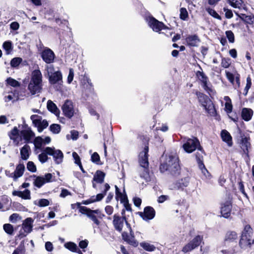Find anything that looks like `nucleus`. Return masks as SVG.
<instances>
[{
	"mask_svg": "<svg viewBox=\"0 0 254 254\" xmlns=\"http://www.w3.org/2000/svg\"><path fill=\"white\" fill-rule=\"evenodd\" d=\"M160 171L166 172L168 175L177 177L181 174V167L179 164L178 156L176 154L162 156L161 164L160 166Z\"/></svg>",
	"mask_w": 254,
	"mask_h": 254,
	"instance_id": "nucleus-1",
	"label": "nucleus"
},
{
	"mask_svg": "<svg viewBox=\"0 0 254 254\" xmlns=\"http://www.w3.org/2000/svg\"><path fill=\"white\" fill-rule=\"evenodd\" d=\"M79 211L86 215L97 226H98L100 223L98 218L102 219L105 216L99 209L91 210L85 206H80Z\"/></svg>",
	"mask_w": 254,
	"mask_h": 254,
	"instance_id": "nucleus-2",
	"label": "nucleus"
},
{
	"mask_svg": "<svg viewBox=\"0 0 254 254\" xmlns=\"http://www.w3.org/2000/svg\"><path fill=\"white\" fill-rule=\"evenodd\" d=\"M196 76L205 91L209 94L213 92L211 84L209 81L208 77L203 71H197L196 73Z\"/></svg>",
	"mask_w": 254,
	"mask_h": 254,
	"instance_id": "nucleus-3",
	"label": "nucleus"
},
{
	"mask_svg": "<svg viewBox=\"0 0 254 254\" xmlns=\"http://www.w3.org/2000/svg\"><path fill=\"white\" fill-rule=\"evenodd\" d=\"M121 213L122 217H120L119 215L115 214L114 215V219L113 222L115 229L119 232H121L122 231L124 226V221H125L127 226L128 228L129 226H130L127 222L126 216H125V211L124 209L122 210Z\"/></svg>",
	"mask_w": 254,
	"mask_h": 254,
	"instance_id": "nucleus-4",
	"label": "nucleus"
},
{
	"mask_svg": "<svg viewBox=\"0 0 254 254\" xmlns=\"http://www.w3.org/2000/svg\"><path fill=\"white\" fill-rule=\"evenodd\" d=\"M142 16L147 23L148 26L156 32H159V21L155 19L148 12L142 13Z\"/></svg>",
	"mask_w": 254,
	"mask_h": 254,
	"instance_id": "nucleus-5",
	"label": "nucleus"
},
{
	"mask_svg": "<svg viewBox=\"0 0 254 254\" xmlns=\"http://www.w3.org/2000/svg\"><path fill=\"white\" fill-rule=\"evenodd\" d=\"M200 146L199 140L195 137L188 139L185 143L183 147L185 151L189 153H190L195 150Z\"/></svg>",
	"mask_w": 254,
	"mask_h": 254,
	"instance_id": "nucleus-6",
	"label": "nucleus"
},
{
	"mask_svg": "<svg viewBox=\"0 0 254 254\" xmlns=\"http://www.w3.org/2000/svg\"><path fill=\"white\" fill-rule=\"evenodd\" d=\"M33 125L37 127L39 132H42L48 126V122L46 120H42V117L37 115H33L30 117Z\"/></svg>",
	"mask_w": 254,
	"mask_h": 254,
	"instance_id": "nucleus-7",
	"label": "nucleus"
},
{
	"mask_svg": "<svg viewBox=\"0 0 254 254\" xmlns=\"http://www.w3.org/2000/svg\"><path fill=\"white\" fill-rule=\"evenodd\" d=\"M49 155L52 156L56 164H60L64 158V154L61 150L56 149L54 147H50L47 149Z\"/></svg>",
	"mask_w": 254,
	"mask_h": 254,
	"instance_id": "nucleus-8",
	"label": "nucleus"
},
{
	"mask_svg": "<svg viewBox=\"0 0 254 254\" xmlns=\"http://www.w3.org/2000/svg\"><path fill=\"white\" fill-rule=\"evenodd\" d=\"M202 240V237L200 236H197L194 239L186 245L183 248L182 251L185 253L191 251L198 247Z\"/></svg>",
	"mask_w": 254,
	"mask_h": 254,
	"instance_id": "nucleus-9",
	"label": "nucleus"
},
{
	"mask_svg": "<svg viewBox=\"0 0 254 254\" xmlns=\"http://www.w3.org/2000/svg\"><path fill=\"white\" fill-rule=\"evenodd\" d=\"M62 110L65 117L71 118L74 115V109L72 102L69 100H66L62 106Z\"/></svg>",
	"mask_w": 254,
	"mask_h": 254,
	"instance_id": "nucleus-10",
	"label": "nucleus"
},
{
	"mask_svg": "<svg viewBox=\"0 0 254 254\" xmlns=\"http://www.w3.org/2000/svg\"><path fill=\"white\" fill-rule=\"evenodd\" d=\"M148 146L145 145L143 150L139 153V162L141 167L147 169L148 167Z\"/></svg>",
	"mask_w": 254,
	"mask_h": 254,
	"instance_id": "nucleus-11",
	"label": "nucleus"
},
{
	"mask_svg": "<svg viewBox=\"0 0 254 254\" xmlns=\"http://www.w3.org/2000/svg\"><path fill=\"white\" fill-rule=\"evenodd\" d=\"M130 231V234L128 235L127 232H123L122 233L123 239L126 241L127 244L134 247H136L138 245V242L135 239L134 233L131 230V227H129Z\"/></svg>",
	"mask_w": 254,
	"mask_h": 254,
	"instance_id": "nucleus-12",
	"label": "nucleus"
},
{
	"mask_svg": "<svg viewBox=\"0 0 254 254\" xmlns=\"http://www.w3.org/2000/svg\"><path fill=\"white\" fill-rule=\"evenodd\" d=\"M137 214L145 221L153 219L155 214L154 209L150 206H147L144 209L143 212H138Z\"/></svg>",
	"mask_w": 254,
	"mask_h": 254,
	"instance_id": "nucleus-13",
	"label": "nucleus"
},
{
	"mask_svg": "<svg viewBox=\"0 0 254 254\" xmlns=\"http://www.w3.org/2000/svg\"><path fill=\"white\" fill-rule=\"evenodd\" d=\"M43 60L47 64H51L54 62L55 54L49 48H45L41 53Z\"/></svg>",
	"mask_w": 254,
	"mask_h": 254,
	"instance_id": "nucleus-14",
	"label": "nucleus"
},
{
	"mask_svg": "<svg viewBox=\"0 0 254 254\" xmlns=\"http://www.w3.org/2000/svg\"><path fill=\"white\" fill-rule=\"evenodd\" d=\"M52 177L53 175L51 173L46 174L44 176L42 177H36L34 182V184L36 187L40 188L45 183L51 182Z\"/></svg>",
	"mask_w": 254,
	"mask_h": 254,
	"instance_id": "nucleus-15",
	"label": "nucleus"
},
{
	"mask_svg": "<svg viewBox=\"0 0 254 254\" xmlns=\"http://www.w3.org/2000/svg\"><path fill=\"white\" fill-rule=\"evenodd\" d=\"M21 137L25 140V142H32L31 140L35 136V133L29 127H26L20 132Z\"/></svg>",
	"mask_w": 254,
	"mask_h": 254,
	"instance_id": "nucleus-16",
	"label": "nucleus"
},
{
	"mask_svg": "<svg viewBox=\"0 0 254 254\" xmlns=\"http://www.w3.org/2000/svg\"><path fill=\"white\" fill-rule=\"evenodd\" d=\"M254 240L250 235H242L241 238L239 242L240 246L242 249H246L250 247L251 245L254 244Z\"/></svg>",
	"mask_w": 254,
	"mask_h": 254,
	"instance_id": "nucleus-17",
	"label": "nucleus"
},
{
	"mask_svg": "<svg viewBox=\"0 0 254 254\" xmlns=\"http://www.w3.org/2000/svg\"><path fill=\"white\" fill-rule=\"evenodd\" d=\"M226 74L228 79L233 84L235 89L240 86V75L238 74L235 75L233 73L226 71Z\"/></svg>",
	"mask_w": 254,
	"mask_h": 254,
	"instance_id": "nucleus-18",
	"label": "nucleus"
},
{
	"mask_svg": "<svg viewBox=\"0 0 254 254\" xmlns=\"http://www.w3.org/2000/svg\"><path fill=\"white\" fill-rule=\"evenodd\" d=\"M62 74L60 71H57L53 72V74L49 76V82L52 84H61L63 82Z\"/></svg>",
	"mask_w": 254,
	"mask_h": 254,
	"instance_id": "nucleus-19",
	"label": "nucleus"
},
{
	"mask_svg": "<svg viewBox=\"0 0 254 254\" xmlns=\"http://www.w3.org/2000/svg\"><path fill=\"white\" fill-rule=\"evenodd\" d=\"M42 84L30 81L28 89L31 95H35L41 92Z\"/></svg>",
	"mask_w": 254,
	"mask_h": 254,
	"instance_id": "nucleus-20",
	"label": "nucleus"
},
{
	"mask_svg": "<svg viewBox=\"0 0 254 254\" xmlns=\"http://www.w3.org/2000/svg\"><path fill=\"white\" fill-rule=\"evenodd\" d=\"M232 205L230 202H226L222 205L221 213L223 217L227 218L231 214Z\"/></svg>",
	"mask_w": 254,
	"mask_h": 254,
	"instance_id": "nucleus-21",
	"label": "nucleus"
},
{
	"mask_svg": "<svg viewBox=\"0 0 254 254\" xmlns=\"http://www.w3.org/2000/svg\"><path fill=\"white\" fill-rule=\"evenodd\" d=\"M19 99V93L16 89L14 90L13 91L9 92L8 95H5L4 98L5 102H8L9 101H11L13 103L18 101Z\"/></svg>",
	"mask_w": 254,
	"mask_h": 254,
	"instance_id": "nucleus-22",
	"label": "nucleus"
},
{
	"mask_svg": "<svg viewBox=\"0 0 254 254\" xmlns=\"http://www.w3.org/2000/svg\"><path fill=\"white\" fill-rule=\"evenodd\" d=\"M189 184V178L188 177H185L176 182L174 184L172 189L176 190H183L188 186Z\"/></svg>",
	"mask_w": 254,
	"mask_h": 254,
	"instance_id": "nucleus-23",
	"label": "nucleus"
},
{
	"mask_svg": "<svg viewBox=\"0 0 254 254\" xmlns=\"http://www.w3.org/2000/svg\"><path fill=\"white\" fill-rule=\"evenodd\" d=\"M30 81L42 84V75L39 69H35L32 72Z\"/></svg>",
	"mask_w": 254,
	"mask_h": 254,
	"instance_id": "nucleus-24",
	"label": "nucleus"
},
{
	"mask_svg": "<svg viewBox=\"0 0 254 254\" xmlns=\"http://www.w3.org/2000/svg\"><path fill=\"white\" fill-rule=\"evenodd\" d=\"M187 44L190 46H197L200 40L196 35H189L186 39Z\"/></svg>",
	"mask_w": 254,
	"mask_h": 254,
	"instance_id": "nucleus-25",
	"label": "nucleus"
},
{
	"mask_svg": "<svg viewBox=\"0 0 254 254\" xmlns=\"http://www.w3.org/2000/svg\"><path fill=\"white\" fill-rule=\"evenodd\" d=\"M33 220L30 217L27 218L22 223V228L26 233H30L32 230Z\"/></svg>",
	"mask_w": 254,
	"mask_h": 254,
	"instance_id": "nucleus-26",
	"label": "nucleus"
},
{
	"mask_svg": "<svg viewBox=\"0 0 254 254\" xmlns=\"http://www.w3.org/2000/svg\"><path fill=\"white\" fill-rule=\"evenodd\" d=\"M229 4L234 8L239 9H246V4L243 0H228Z\"/></svg>",
	"mask_w": 254,
	"mask_h": 254,
	"instance_id": "nucleus-27",
	"label": "nucleus"
},
{
	"mask_svg": "<svg viewBox=\"0 0 254 254\" xmlns=\"http://www.w3.org/2000/svg\"><path fill=\"white\" fill-rule=\"evenodd\" d=\"M31 149L30 146L25 144L20 149V156L22 160H27L30 156Z\"/></svg>",
	"mask_w": 254,
	"mask_h": 254,
	"instance_id": "nucleus-28",
	"label": "nucleus"
},
{
	"mask_svg": "<svg viewBox=\"0 0 254 254\" xmlns=\"http://www.w3.org/2000/svg\"><path fill=\"white\" fill-rule=\"evenodd\" d=\"M24 170L25 166L23 164L20 163L17 165L14 172V180H16L18 178L21 177L24 173Z\"/></svg>",
	"mask_w": 254,
	"mask_h": 254,
	"instance_id": "nucleus-29",
	"label": "nucleus"
},
{
	"mask_svg": "<svg viewBox=\"0 0 254 254\" xmlns=\"http://www.w3.org/2000/svg\"><path fill=\"white\" fill-rule=\"evenodd\" d=\"M221 136L223 141L226 142L228 146H231L232 145V137L226 130H222Z\"/></svg>",
	"mask_w": 254,
	"mask_h": 254,
	"instance_id": "nucleus-30",
	"label": "nucleus"
},
{
	"mask_svg": "<svg viewBox=\"0 0 254 254\" xmlns=\"http://www.w3.org/2000/svg\"><path fill=\"white\" fill-rule=\"evenodd\" d=\"M33 143L35 146V152L36 154L38 153V150H42V145L44 144V139L41 137H36Z\"/></svg>",
	"mask_w": 254,
	"mask_h": 254,
	"instance_id": "nucleus-31",
	"label": "nucleus"
},
{
	"mask_svg": "<svg viewBox=\"0 0 254 254\" xmlns=\"http://www.w3.org/2000/svg\"><path fill=\"white\" fill-rule=\"evenodd\" d=\"M253 115V111L251 109L243 108L242 110V117L246 121H250L252 119Z\"/></svg>",
	"mask_w": 254,
	"mask_h": 254,
	"instance_id": "nucleus-32",
	"label": "nucleus"
},
{
	"mask_svg": "<svg viewBox=\"0 0 254 254\" xmlns=\"http://www.w3.org/2000/svg\"><path fill=\"white\" fill-rule=\"evenodd\" d=\"M47 109L49 111L54 114L56 116H59L60 111L57 108L56 105L51 100L47 102Z\"/></svg>",
	"mask_w": 254,
	"mask_h": 254,
	"instance_id": "nucleus-33",
	"label": "nucleus"
},
{
	"mask_svg": "<svg viewBox=\"0 0 254 254\" xmlns=\"http://www.w3.org/2000/svg\"><path fill=\"white\" fill-rule=\"evenodd\" d=\"M19 130L17 127H15L10 131L9 136L11 139L13 140L16 145H18L19 143L18 139Z\"/></svg>",
	"mask_w": 254,
	"mask_h": 254,
	"instance_id": "nucleus-34",
	"label": "nucleus"
},
{
	"mask_svg": "<svg viewBox=\"0 0 254 254\" xmlns=\"http://www.w3.org/2000/svg\"><path fill=\"white\" fill-rule=\"evenodd\" d=\"M103 199V195L101 194H98L96 196H92L90 198L83 200L82 204L85 205H88L90 203L95 202L96 201H99Z\"/></svg>",
	"mask_w": 254,
	"mask_h": 254,
	"instance_id": "nucleus-35",
	"label": "nucleus"
},
{
	"mask_svg": "<svg viewBox=\"0 0 254 254\" xmlns=\"http://www.w3.org/2000/svg\"><path fill=\"white\" fill-rule=\"evenodd\" d=\"M48 148H50V147L43 148V149L41 150L42 152L38 155V159L42 163H45L49 159V157H48V155L49 154L47 151Z\"/></svg>",
	"mask_w": 254,
	"mask_h": 254,
	"instance_id": "nucleus-36",
	"label": "nucleus"
},
{
	"mask_svg": "<svg viewBox=\"0 0 254 254\" xmlns=\"http://www.w3.org/2000/svg\"><path fill=\"white\" fill-rule=\"evenodd\" d=\"M105 174L101 171H97L94 176L93 181L97 183L102 184L104 180Z\"/></svg>",
	"mask_w": 254,
	"mask_h": 254,
	"instance_id": "nucleus-37",
	"label": "nucleus"
},
{
	"mask_svg": "<svg viewBox=\"0 0 254 254\" xmlns=\"http://www.w3.org/2000/svg\"><path fill=\"white\" fill-rule=\"evenodd\" d=\"M204 154V152L201 146H199L197 148V151L195 154V157L198 164L203 163L202 159Z\"/></svg>",
	"mask_w": 254,
	"mask_h": 254,
	"instance_id": "nucleus-38",
	"label": "nucleus"
},
{
	"mask_svg": "<svg viewBox=\"0 0 254 254\" xmlns=\"http://www.w3.org/2000/svg\"><path fill=\"white\" fill-rule=\"evenodd\" d=\"M199 168L201 171V173L203 174V179H210L211 178V175L208 172L207 170L205 168L204 165L203 163L198 164Z\"/></svg>",
	"mask_w": 254,
	"mask_h": 254,
	"instance_id": "nucleus-39",
	"label": "nucleus"
},
{
	"mask_svg": "<svg viewBox=\"0 0 254 254\" xmlns=\"http://www.w3.org/2000/svg\"><path fill=\"white\" fill-rule=\"evenodd\" d=\"M237 238V234L235 232L230 231L228 232L225 237V241H232L236 240Z\"/></svg>",
	"mask_w": 254,
	"mask_h": 254,
	"instance_id": "nucleus-40",
	"label": "nucleus"
},
{
	"mask_svg": "<svg viewBox=\"0 0 254 254\" xmlns=\"http://www.w3.org/2000/svg\"><path fill=\"white\" fill-rule=\"evenodd\" d=\"M140 246L145 250L148 252H153L155 250V247L148 243L142 242L140 244Z\"/></svg>",
	"mask_w": 254,
	"mask_h": 254,
	"instance_id": "nucleus-41",
	"label": "nucleus"
},
{
	"mask_svg": "<svg viewBox=\"0 0 254 254\" xmlns=\"http://www.w3.org/2000/svg\"><path fill=\"white\" fill-rule=\"evenodd\" d=\"M3 49L5 50L6 54H9L12 50V43L10 41H5L3 43Z\"/></svg>",
	"mask_w": 254,
	"mask_h": 254,
	"instance_id": "nucleus-42",
	"label": "nucleus"
},
{
	"mask_svg": "<svg viewBox=\"0 0 254 254\" xmlns=\"http://www.w3.org/2000/svg\"><path fill=\"white\" fill-rule=\"evenodd\" d=\"M115 189L116 198L119 197L120 198V201L121 203L127 199V196L126 195H124L123 194V193L120 191L119 189L117 186H115Z\"/></svg>",
	"mask_w": 254,
	"mask_h": 254,
	"instance_id": "nucleus-43",
	"label": "nucleus"
},
{
	"mask_svg": "<svg viewBox=\"0 0 254 254\" xmlns=\"http://www.w3.org/2000/svg\"><path fill=\"white\" fill-rule=\"evenodd\" d=\"M65 248L70 250V251L74 252H76L78 249L77 245L73 242H67L64 245Z\"/></svg>",
	"mask_w": 254,
	"mask_h": 254,
	"instance_id": "nucleus-44",
	"label": "nucleus"
},
{
	"mask_svg": "<svg viewBox=\"0 0 254 254\" xmlns=\"http://www.w3.org/2000/svg\"><path fill=\"white\" fill-rule=\"evenodd\" d=\"M22 59L19 57L13 58L10 62L11 66L12 67H17L21 64Z\"/></svg>",
	"mask_w": 254,
	"mask_h": 254,
	"instance_id": "nucleus-45",
	"label": "nucleus"
},
{
	"mask_svg": "<svg viewBox=\"0 0 254 254\" xmlns=\"http://www.w3.org/2000/svg\"><path fill=\"white\" fill-rule=\"evenodd\" d=\"M61 129V126L59 124H54L51 125L50 127V130L55 134L59 133L60 132Z\"/></svg>",
	"mask_w": 254,
	"mask_h": 254,
	"instance_id": "nucleus-46",
	"label": "nucleus"
},
{
	"mask_svg": "<svg viewBox=\"0 0 254 254\" xmlns=\"http://www.w3.org/2000/svg\"><path fill=\"white\" fill-rule=\"evenodd\" d=\"M6 82L7 84L13 87H19L20 85V83L18 81L11 77L8 78L6 80Z\"/></svg>",
	"mask_w": 254,
	"mask_h": 254,
	"instance_id": "nucleus-47",
	"label": "nucleus"
},
{
	"mask_svg": "<svg viewBox=\"0 0 254 254\" xmlns=\"http://www.w3.org/2000/svg\"><path fill=\"white\" fill-rule=\"evenodd\" d=\"M3 229L4 231L8 234L11 235L13 232V227L10 224H5L3 225Z\"/></svg>",
	"mask_w": 254,
	"mask_h": 254,
	"instance_id": "nucleus-48",
	"label": "nucleus"
},
{
	"mask_svg": "<svg viewBox=\"0 0 254 254\" xmlns=\"http://www.w3.org/2000/svg\"><path fill=\"white\" fill-rule=\"evenodd\" d=\"M251 85H252L251 78L250 76H249L247 78V83H246L245 88L244 89V95L246 96L247 95V94L248 93V91L250 89V88H251Z\"/></svg>",
	"mask_w": 254,
	"mask_h": 254,
	"instance_id": "nucleus-49",
	"label": "nucleus"
},
{
	"mask_svg": "<svg viewBox=\"0 0 254 254\" xmlns=\"http://www.w3.org/2000/svg\"><path fill=\"white\" fill-rule=\"evenodd\" d=\"M180 17L181 19L185 20L188 17V12L186 8L182 7L180 9Z\"/></svg>",
	"mask_w": 254,
	"mask_h": 254,
	"instance_id": "nucleus-50",
	"label": "nucleus"
},
{
	"mask_svg": "<svg viewBox=\"0 0 254 254\" xmlns=\"http://www.w3.org/2000/svg\"><path fill=\"white\" fill-rule=\"evenodd\" d=\"M226 35L230 43H233L235 41V36L233 32L231 30L226 31Z\"/></svg>",
	"mask_w": 254,
	"mask_h": 254,
	"instance_id": "nucleus-51",
	"label": "nucleus"
},
{
	"mask_svg": "<svg viewBox=\"0 0 254 254\" xmlns=\"http://www.w3.org/2000/svg\"><path fill=\"white\" fill-rule=\"evenodd\" d=\"M91 161L96 164H100V156L98 155V154L96 152H94L91 157Z\"/></svg>",
	"mask_w": 254,
	"mask_h": 254,
	"instance_id": "nucleus-52",
	"label": "nucleus"
},
{
	"mask_svg": "<svg viewBox=\"0 0 254 254\" xmlns=\"http://www.w3.org/2000/svg\"><path fill=\"white\" fill-rule=\"evenodd\" d=\"M20 197L24 199H31L30 190H29L26 189L24 191H22V194H21Z\"/></svg>",
	"mask_w": 254,
	"mask_h": 254,
	"instance_id": "nucleus-53",
	"label": "nucleus"
},
{
	"mask_svg": "<svg viewBox=\"0 0 254 254\" xmlns=\"http://www.w3.org/2000/svg\"><path fill=\"white\" fill-rule=\"evenodd\" d=\"M206 11L210 15H211L213 17L217 18L218 19H221V17L214 9L210 8H206Z\"/></svg>",
	"mask_w": 254,
	"mask_h": 254,
	"instance_id": "nucleus-54",
	"label": "nucleus"
},
{
	"mask_svg": "<svg viewBox=\"0 0 254 254\" xmlns=\"http://www.w3.org/2000/svg\"><path fill=\"white\" fill-rule=\"evenodd\" d=\"M195 94L200 102L203 103L205 102V99L207 98L206 96L199 91H196Z\"/></svg>",
	"mask_w": 254,
	"mask_h": 254,
	"instance_id": "nucleus-55",
	"label": "nucleus"
},
{
	"mask_svg": "<svg viewBox=\"0 0 254 254\" xmlns=\"http://www.w3.org/2000/svg\"><path fill=\"white\" fill-rule=\"evenodd\" d=\"M27 168L28 170L32 172H36V167L34 163L32 161H29L27 164Z\"/></svg>",
	"mask_w": 254,
	"mask_h": 254,
	"instance_id": "nucleus-56",
	"label": "nucleus"
},
{
	"mask_svg": "<svg viewBox=\"0 0 254 254\" xmlns=\"http://www.w3.org/2000/svg\"><path fill=\"white\" fill-rule=\"evenodd\" d=\"M252 235V229L249 225H246L242 235Z\"/></svg>",
	"mask_w": 254,
	"mask_h": 254,
	"instance_id": "nucleus-57",
	"label": "nucleus"
},
{
	"mask_svg": "<svg viewBox=\"0 0 254 254\" xmlns=\"http://www.w3.org/2000/svg\"><path fill=\"white\" fill-rule=\"evenodd\" d=\"M72 157L73 158L74 162L75 164L77 165H80V164H81L80 158L76 152H73L72 153Z\"/></svg>",
	"mask_w": 254,
	"mask_h": 254,
	"instance_id": "nucleus-58",
	"label": "nucleus"
},
{
	"mask_svg": "<svg viewBox=\"0 0 254 254\" xmlns=\"http://www.w3.org/2000/svg\"><path fill=\"white\" fill-rule=\"evenodd\" d=\"M156 117H157L156 115H155L153 117V119L154 124L152 126H150V127L151 128V129H154L155 137H157L158 136V127H155V126H156V123L157 122Z\"/></svg>",
	"mask_w": 254,
	"mask_h": 254,
	"instance_id": "nucleus-59",
	"label": "nucleus"
},
{
	"mask_svg": "<svg viewBox=\"0 0 254 254\" xmlns=\"http://www.w3.org/2000/svg\"><path fill=\"white\" fill-rule=\"evenodd\" d=\"M245 19V22L250 24L254 23V16L253 15H246Z\"/></svg>",
	"mask_w": 254,
	"mask_h": 254,
	"instance_id": "nucleus-60",
	"label": "nucleus"
},
{
	"mask_svg": "<svg viewBox=\"0 0 254 254\" xmlns=\"http://www.w3.org/2000/svg\"><path fill=\"white\" fill-rule=\"evenodd\" d=\"M37 205L40 207L47 206L49 205V201L47 199H41L39 200Z\"/></svg>",
	"mask_w": 254,
	"mask_h": 254,
	"instance_id": "nucleus-61",
	"label": "nucleus"
},
{
	"mask_svg": "<svg viewBox=\"0 0 254 254\" xmlns=\"http://www.w3.org/2000/svg\"><path fill=\"white\" fill-rule=\"evenodd\" d=\"M74 76V71L72 68H70L69 70V74L67 77V82L68 83H70L73 79Z\"/></svg>",
	"mask_w": 254,
	"mask_h": 254,
	"instance_id": "nucleus-62",
	"label": "nucleus"
},
{
	"mask_svg": "<svg viewBox=\"0 0 254 254\" xmlns=\"http://www.w3.org/2000/svg\"><path fill=\"white\" fill-rule=\"evenodd\" d=\"M230 64V60L228 59L223 58L222 59L221 65L224 68H227Z\"/></svg>",
	"mask_w": 254,
	"mask_h": 254,
	"instance_id": "nucleus-63",
	"label": "nucleus"
},
{
	"mask_svg": "<svg viewBox=\"0 0 254 254\" xmlns=\"http://www.w3.org/2000/svg\"><path fill=\"white\" fill-rule=\"evenodd\" d=\"M224 11L225 13V16L227 18L229 19L233 17V14L231 10L229 9L228 8H224Z\"/></svg>",
	"mask_w": 254,
	"mask_h": 254,
	"instance_id": "nucleus-64",
	"label": "nucleus"
}]
</instances>
